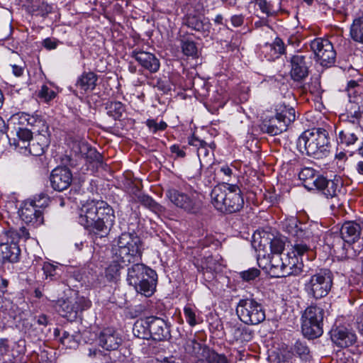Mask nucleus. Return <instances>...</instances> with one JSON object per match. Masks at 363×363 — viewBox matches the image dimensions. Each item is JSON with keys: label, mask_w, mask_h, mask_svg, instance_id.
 <instances>
[{"label": "nucleus", "mask_w": 363, "mask_h": 363, "mask_svg": "<svg viewBox=\"0 0 363 363\" xmlns=\"http://www.w3.org/2000/svg\"><path fill=\"white\" fill-rule=\"evenodd\" d=\"M303 260L292 255L290 252L284 255V277L290 275H298L303 269Z\"/></svg>", "instance_id": "nucleus-24"}, {"label": "nucleus", "mask_w": 363, "mask_h": 363, "mask_svg": "<svg viewBox=\"0 0 363 363\" xmlns=\"http://www.w3.org/2000/svg\"><path fill=\"white\" fill-rule=\"evenodd\" d=\"M25 151H28L31 155L39 156L43 154V150L38 143H29L28 147H25Z\"/></svg>", "instance_id": "nucleus-54"}, {"label": "nucleus", "mask_w": 363, "mask_h": 363, "mask_svg": "<svg viewBox=\"0 0 363 363\" xmlns=\"http://www.w3.org/2000/svg\"><path fill=\"white\" fill-rule=\"evenodd\" d=\"M107 114L114 119H118L122 116L125 111L123 104L120 101H110L106 105Z\"/></svg>", "instance_id": "nucleus-44"}, {"label": "nucleus", "mask_w": 363, "mask_h": 363, "mask_svg": "<svg viewBox=\"0 0 363 363\" xmlns=\"http://www.w3.org/2000/svg\"><path fill=\"white\" fill-rule=\"evenodd\" d=\"M72 181V174L67 167H57L50 175L52 187L58 191L67 189Z\"/></svg>", "instance_id": "nucleus-18"}, {"label": "nucleus", "mask_w": 363, "mask_h": 363, "mask_svg": "<svg viewBox=\"0 0 363 363\" xmlns=\"http://www.w3.org/2000/svg\"><path fill=\"white\" fill-rule=\"evenodd\" d=\"M328 132L321 128L304 131L297 140V147L301 152L315 159L326 157L329 152Z\"/></svg>", "instance_id": "nucleus-5"}, {"label": "nucleus", "mask_w": 363, "mask_h": 363, "mask_svg": "<svg viewBox=\"0 0 363 363\" xmlns=\"http://www.w3.org/2000/svg\"><path fill=\"white\" fill-rule=\"evenodd\" d=\"M325 311L316 304L308 306L301 316V330L308 339L320 337L323 332V325Z\"/></svg>", "instance_id": "nucleus-7"}, {"label": "nucleus", "mask_w": 363, "mask_h": 363, "mask_svg": "<svg viewBox=\"0 0 363 363\" xmlns=\"http://www.w3.org/2000/svg\"><path fill=\"white\" fill-rule=\"evenodd\" d=\"M259 269L256 268H250L248 270L241 272L240 275L243 280L250 281L257 278L259 275Z\"/></svg>", "instance_id": "nucleus-51"}, {"label": "nucleus", "mask_w": 363, "mask_h": 363, "mask_svg": "<svg viewBox=\"0 0 363 363\" xmlns=\"http://www.w3.org/2000/svg\"><path fill=\"white\" fill-rule=\"evenodd\" d=\"M275 116L287 125H289L296 119V112L293 107L285 104H279L275 108Z\"/></svg>", "instance_id": "nucleus-30"}, {"label": "nucleus", "mask_w": 363, "mask_h": 363, "mask_svg": "<svg viewBox=\"0 0 363 363\" xmlns=\"http://www.w3.org/2000/svg\"><path fill=\"white\" fill-rule=\"evenodd\" d=\"M146 125L153 133H156L158 130H164L167 127L165 122L160 121L157 123L154 119L147 120Z\"/></svg>", "instance_id": "nucleus-52"}, {"label": "nucleus", "mask_w": 363, "mask_h": 363, "mask_svg": "<svg viewBox=\"0 0 363 363\" xmlns=\"http://www.w3.org/2000/svg\"><path fill=\"white\" fill-rule=\"evenodd\" d=\"M208 147L212 148L211 145H208V143L206 144L204 147H201L200 149L197 150V154L198 157H200L201 155L206 157L208 155Z\"/></svg>", "instance_id": "nucleus-61"}, {"label": "nucleus", "mask_w": 363, "mask_h": 363, "mask_svg": "<svg viewBox=\"0 0 363 363\" xmlns=\"http://www.w3.org/2000/svg\"><path fill=\"white\" fill-rule=\"evenodd\" d=\"M203 355L206 358L199 359L197 363H229L224 354H218L212 350H206Z\"/></svg>", "instance_id": "nucleus-41"}, {"label": "nucleus", "mask_w": 363, "mask_h": 363, "mask_svg": "<svg viewBox=\"0 0 363 363\" xmlns=\"http://www.w3.org/2000/svg\"><path fill=\"white\" fill-rule=\"evenodd\" d=\"M272 235L267 232L255 233L252 237V245L256 250L266 252L269 246Z\"/></svg>", "instance_id": "nucleus-34"}, {"label": "nucleus", "mask_w": 363, "mask_h": 363, "mask_svg": "<svg viewBox=\"0 0 363 363\" xmlns=\"http://www.w3.org/2000/svg\"><path fill=\"white\" fill-rule=\"evenodd\" d=\"M236 312L240 320L247 325H257L265 319L262 306L252 298L241 299Z\"/></svg>", "instance_id": "nucleus-10"}, {"label": "nucleus", "mask_w": 363, "mask_h": 363, "mask_svg": "<svg viewBox=\"0 0 363 363\" xmlns=\"http://www.w3.org/2000/svg\"><path fill=\"white\" fill-rule=\"evenodd\" d=\"M284 43L279 38H276L272 43H266L262 50V52L265 54V57L270 61L279 57L284 53Z\"/></svg>", "instance_id": "nucleus-28"}, {"label": "nucleus", "mask_w": 363, "mask_h": 363, "mask_svg": "<svg viewBox=\"0 0 363 363\" xmlns=\"http://www.w3.org/2000/svg\"><path fill=\"white\" fill-rule=\"evenodd\" d=\"M99 345L106 350H116L122 343L120 334L113 328H104L98 337Z\"/></svg>", "instance_id": "nucleus-16"}, {"label": "nucleus", "mask_w": 363, "mask_h": 363, "mask_svg": "<svg viewBox=\"0 0 363 363\" xmlns=\"http://www.w3.org/2000/svg\"><path fill=\"white\" fill-rule=\"evenodd\" d=\"M333 275L331 271L326 269L310 277L304 284V289L307 294L315 299L325 297L331 290Z\"/></svg>", "instance_id": "nucleus-8"}, {"label": "nucleus", "mask_w": 363, "mask_h": 363, "mask_svg": "<svg viewBox=\"0 0 363 363\" xmlns=\"http://www.w3.org/2000/svg\"><path fill=\"white\" fill-rule=\"evenodd\" d=\"M234 340L239 342H248L252 338V333L246 328L234 326L231 328Z\"/></svg>", "instance_id": "nucleus-43"}, {"label": "nucleus", "mask_w": 363, "mask_h": 363, "mask_svg": "<svg viewBox=\"0 0 363 363\" xmlns=\"http://www.w3.org/2000/svg\"><path fill=\"white\" fill-rule=\"evenodd\" d=\"M321 177L322 175L311 167H304L301 169L298 174L299 179L303 182L305 188L308 190H315L318 181Z\"/></svg>", "instance_id": "nucleus-25"}, {"label": "nucleus", "mask_w": 363, "mask_h": 363, "mask_svg": "<svg viewBox=\"0 0 363 363\" xmlns=\"http://www.w3.org/2000/svg\"><path fill=\"white\" fill-rule=\"evenodd\" d=\"M57 94L52 89H50L46 85L41 86L40 90L38 91V96L44 102L48 103L55 98Z\"/></svg>", "instance_id": "nucleus-49"}, {"label": "nucleus", "mask_w": 363, "mask_h": 363, "mask_svg": "<svg viewBox=\"0 0 363 363\" xmlns=\"http://www.w3.org/2000/svg\"><path fill=\"white\" fill-rule=\"evenodd\" d=\"M26 9L32 15L45 16L51 12L52 7L40 0H33L30 4L27 5Z\"/></svg>", "instance_id": "nucleus-36"}, {"label": "nucleus", "mask_w": 363, "mask_h": 363, "mask_svg": "<svg viewBox=\"0 0 363 363\" xmlns=\"http://www.w3.org/2000/svg\"><path fill=\"white\" fill-rule=\"evenodd\" d=\"M185 24L191 29L207 36L210 33L211 23L208 18L196 16H189L186 19Z\"/></svg>", "instance_id": "nucleus-26"}, {"label": "nucleus", "mask_w": 363, "mask_h": 363, "mask_svg": "<svg viewBox=\"0 0 363 363\" xmlns=\"http://www.w3.org/2000/svg\"><path fill=\"white\" fill-rule=\"evenodd\" d=\"M184 350L186 354L195 359V363L199 359H204L206 357L203 355L206 350H211L210 348L205 345H202L195 339L188 340L184 345Z\"/></svg>", "instance_id": "nucleus-29"}, {"label": "nucleus", "mask_w": 363, "mask_h": 363, "mask_svg": "<svg viewBox=\"0 0 363 363\" xmlns=\"http://www.w3.org/2000/svg\"><path fill=\"white\" fill-rule=\"evenodd\" d=\"M359 89H360V88H359V84L357 83V82H356L354 80H350L348 82L347 91L348 93V96L350 98V101H351L352 102H353L351 100L352 95V94L354 95L356 93L358 92V91ZM355 102L359 104L358 101H355Z\"/></svg>", "instance_id": "nucleus-55"}, {"label": "nucleus", "mask_w": 363, "mask_h": 363, "mask_svg": "<svg viewBox=\"0 0 363 363\" xmlns=\"http://www.w3.org/2000/svg\"><path fill=\"white\" fill-rule=\"evenodd\" d=\"M312 246L313 245L296 238L290 252L302 260V258L305 255L311 252Z\"/></svg>", "instance_id": "nucleus-37"}, {"label": "nucleus", "mask_w": 363, "mask_h": 363, "mask_svg": "<svg viewBox=\"0 0 363 363\" xmlns=\"http://www.w3.org/2000/svg\"><path fill=\"white\" fill-rule=\"evenodd\" d=\"M357 325L359 331L363 335V313L357 317Z\"/></svg>", "instance_id": "nucleus-64"}, {"label": "nucleus", "mask_w": 363, "mask_h": 363, "mask_svg": "<svg viewBox=\"0 0 363 363\" xmlns=\"http://www.w3.org/2000/svg\"><path fill=\"white\" fill-rule=\"evenodd\" d=\"M331 340L338 347H347L357 341V335L353 330L345 326H337L331 332Z\"/></svg>", "instance_id": "nucleus-17"}, {"label": "nucleus", "mask_w": 363, "mask_h": 363, "mask_svg": "<svg viewBox=\"0 0 363 363\" xmlns=\"http://www.w3.org/2000/svg\"><path fill=\"white\" fill-rule=\"evenodd\" d=\"M49 198L40 194L32 199L24 201V223L34 227L43 223L42 208L48 205Z\"/></svg>", "instance_id": "nucleus-11"}, {"label": "nucleus", "mask_w": 363, "mask_h": 363, "mask_svg": "<svg viewBox=\"0 0 363 363\" xmlns=\"http://www.w3.org/2000/svg\"><path fill=\"white\" fill-rule=\"evenodd\" d=\"M149 330L150 338L155 340H162L169 335L167 323L160 318L149 317Z\"/></svg>", "instance_id": "nucleus-19"}, {"label": "nucleus", "mask_w": 363, "mask_h": 363, "mask_svg": "<svg viewBox=\"0 0 363 363\" xmlns=\"http://www.w3.org/2000/svg\"><path fill=\"white\" fill-rule=\"evenodd\" d=\"M43 45L48 50L55 49L57 45V41L48 38L44 40Z\"/></svg>", "instance_id": "nucleus-59"}, {"label": "nucleus", "mask_w": 363, "mask_h": 363, "mask_svg": "<svg viewBox=\"0 0 363 363\" xmlns=\"http://www.w3.org/2000/svg\"><path fill=\"white\" fill-rule=\"evenodd\" d=\"M139 201L145 207L152 211H157L160 208V205L150 196L147 195H141L138 197Z\"/></svg>", "instance_id": "nucleus-50"}, {"label": "nucleus", "mask_w": 363, "mask_h": 363, "mask_svg": "<svg viewBox=\"0 0 363 363\" xmlns=\"http://www.w3.org/2000/svg\"><path fill=\"white\" fill-rule=\"evenodd\" d=\"M244 22V16L242 15H234L231 17V23L233 26L239 27Z\"/></svg>", "instance_id": "nucleus-58"}, {"label": "nucleus", "mask_w": 363, "mask_h": 363, "mask_svg": "<svg viewBox=\"0 0 363 363\" xmlns=\"http://www.w3.org/2000/svg\"><path fill=\"white\" fill-rule=\"evenodd\" d=\"M44 274L48 277H52L55 275V267L50 263H45L43 267Z\"/></svg>", "instance_id": "nucleus-57"}, {"label": "nucleus", "mask_w": 363, "mask_h": 363, "mask_svg": "<svg viewBox=\"0 0 363 363\" xmlns=\"http://www.w3.org/2000/svg\"><path fill=\"white\" fill-rule=\"evenodd\" d=\"M351 38L363 44V18L355 19L350 28Z\"/></svg>", "instance_id": "nucleus-42"}, {"label": "nucleus", "mask_w": 363, "mask_h": 363, "mask_svg": "<svg viewBox=\"0 0 363 363\" xmlns=\"http://www.w3.org/2000/svg\"><path fill=\"white\" fill-rule=\"evenodd\" d=\"M219 264L218 261L212 256L204 257L201 260V267L203 270L206 269L207 272H216L218 269Z\"/></svg>", "instance_id": "nucleus-47"}, {"label": "nucleus", "mask_w": 363, "mask_h": 363, "mask_svg": "<svg viewBox=\"0 0 363 363\" xmlns=\"http://www.w3.org/2000/svg\"><path fill=\"white\" fill-rule=\"evenodd\" d=\"M68 339H73L72 335H71L68 332L64 331L62 337H60V342L65 346H68L69 342Z\"/></svg>", "instance_id": "nucleus-62"}, {"label": "nucleus", "mask_w": 363, "mask_h": 363, "mask_svg": "<svg viewBox=\"0 0 363 363\" xmlns=\"http://www.w3.org/2000/svg\"><path fill=\"white\" fill-rule=\"evenodd\" d=\"M294 350L301 357H305L309 353V350L306 344L300 341L296 342Z\"/></svg>", "instance_id": "nucleus-53"}, {"label": "nucleus", "mask_w": 363, "mask_h": 363, "mask_svg": "<svg viewBox=\"0 0 363 363\" xmlns=\"http://www.w3.org/2000/svg\"><path fill=\"white\" fill-rule=\"evenodd\" d=\"M125 265L123 263L116 262L112 259L111 263L108 266L105 271V277L109 281H115L120 276L121 269Z\"/></svg>", "instance_id": "nucleus-39"}, {"label": "nucleus", "mask_w": 363, "mask_h": 363, "mask_svg": "<svg viewBox=\"0 0 363 363\" xmlns=\"http://www.w3.org/2000/svg\"><path fill=\"white\" fill-rule=\"evenodd\" d=\"M10 241L0 244V257L3 260L11 262L18 261L21 256V249L18 242L21 240L20 235L15 232H9L8 234Z\"/></svg>", "instance_id": "nucleus-15"}, {"label": "nucleus", "mask_w": 363, "mask_h": 363, "mask_svg": "<svg viewBox=\"0 0 363 363\" xmlns=\"http://www.w3.org/2000/svg\"><path fill=\"white\" fill-rule=\"evenodd\" d=\"M291 76L295 81L302 80L308 74V67L303 55H294L291 59Z\"/></svg>", "instance_id": "nucleus-21"}, {"label": "nucleus", "mask_w": 363, "mask_h": 363, "mask_svg": "<svg viewBox=\"0 0 363 363\" xmlns=\"http://www.w3.org/2000/svg\"><path fill=\"white\" fill-rule=\"evenodd\" d=\"M115 214L112 207L102 200L87 201L79 213V223L91 233L104 237L114 225Z\"/></svg>", "instance_id": "nucleus-1"}, {"label": "nucleus", "mask_w": 363, "mask_h": 363, "mask_svg": "<svg viewBox=\"0 0 363 363\" xmlns=\"http://www.w3.org/2000/svg\"><path fill=\"white\" fill-rule=\"evenodd\" d=\"M24 120L27 121V127L24 128V141L30 140L33 138L35 127L38 126L40 121L34 116L25 115Z\"/></svg>", "instance_id": "nucleus-40"}, {"label": "nucleus", "mask_w": 363, "mask_h": 363, "mask_svg": "<svg viewBox=\"0 0 363 363\" xmlns=\"http://www.w3.org/2000/svg\"><path fill=\"white\" fill-rule=\"evenodd\" d=\"M289 233L295 238L313 245L319 240L321 230L318 223H301L296 219L290 220L287 226Z\"/></svg>", "instance_id": "nucleus-12"}, {"label": "nucleus", "mask_w": 363, "mask_h": 363, "mask_svg": "<svg viewBox=\"0 0 363 363\" xmlns=\"http://www.w3.org/2000/svg\"><path fill=\"white\" fill-rule=\"evenodd\" d=\"M271 252L274 255H280L285 247V240L282 238L271 237L270 244L269 246Z\"/></svg>", "instance_id": "nucleus-46"}, {"label": "nucleus", "mask_w": 363, "mask_h": 363, "mask_svg": "<svg viewBox=\"0 0 363 363\" xmlns=\"http://www.w3.org/2000/svg\"><path fill=\"white\" fill-rule=\"evenodd\" d=\"M98 79L97 75L92 72H84L77 82V86L84 91H92L94 89Z\"/></svg>", "instance_id": "nucleus-32"}, {"label": "nucleus", "mask_w": 363, "mask_h": 363, "mask_svg": "<svg viewBox=\"0 0 363 363\" xmlns=\"http://www.w3.org/2000/svg\"><path fill=\"white\" fill-rule=\"evenodd\" d=\"M340 118L341 122L335 127L337 143L345 146L354 145L358 140L357 127L363 129V110L358 103L350 101Z\"/></svg>", "instance_id": "nucleus-2"}, {"label": "nucleus", "mask_w": 363, "mask_h": 363, "mask_svg": "<svg viewBox=\"0 0 363 363\" xmlns=\"http://www.w3.org/2000/svg\"><path fill=\"white\" fill-rule=\"evenodd\" d=\"M21 113L13 114L8 121V129H10L11 134L13 136L9 138L11 145L17 147L19 141L23 140V123L21 122Z\"/></svg>", "instance_id": "nucleus-22"}, {"label": "nucleus", "mask_w": 363, "mask_h": 363, "mask_svg": "<svg viewBox=\"0 0 363 363\" xmlns=\"http://www.w3.org/2000/svg\"><path fill=\"white\" fill-rule=\"evenodd\" d=\"M143 250V242L135 233H123L112 246V259L129 265L141 260Z\"/></svg>", "instance_id": "nucleus-3"}, {"label": "nucleus", "mask_w": 363, "mask_h": 363, "mask_svg": "<svg viewBox=\"0 0 363 363\" xmlns=\"http://www.w3.org/2000/svg\"><path fill=\"white\" fill-rule=\"evenodd\" d=\"M133 57L143 68L152 73L157 72L160 69L159 60L149 52L134 50Z\"/></svg>", "instance_id": "nucleus-20"}, {"label": "nucleus", "mask_w": 363, "mask_h": 363, "mask_svg": "<svg viewBox=\"0 0 363 363\" xmlns=\"http://www.w3.org/2000/svg\"><path fill=\"white\" fill-rule=\"evenodd\" d=\"M311 48L317 62L323 67L331 66L335 60L336 52L333 44L324 38H315L311 43Z\"/></svg>", "instance_id": "nucleus-13"}, {"label": "nucleus", "mask_w": 363, "mask_h": 363, "mask_svg": "<svg viewBox=\"0 0 363 363\" xmlns=\"http://www.w3.org/2000/svg\"><path fill=\"white\" fill-rule=\"evenodd\" d=\"M268 273L273 277H284V257L273 255L270 259Z\"/></svg>", "instance_id": "nucleus-31"}, {"label": "nucleus", "mask_w": 363, "mask_h": 363, "mask_svg": "<svg viewBox=\"0 0 363 363\" xmlns=\"http://www.w3.org/2000/svg\"><path fill=\"white\" fill-rule=\"evenodd\" d=\"M91 302L83 296L75 298L59 300L56 305V310L60 315L72 320L77 318L79 312L90 307Z\"/></svg>", "instance_id": "nucleus-14"}, {"label": "nucleus", "mask_w": 363, "mask_h": 363, "mask_svg": "<svg viewBox=\"0 0 363 363\" xmlns=\"http://www.w3.org/2000/svg\"><path fill=\"white\" fill-rule=\"evenodd\" d=\"M315 190H318L323 194L326 198H335L340 191V185L335 180H328L322 176L318 181L317 186Z\"/></svg>", "instance_id": "nucleus-23"}, {"label": "nucleus", "mask_w": 363, "mask_h": 363, "mask_svg": "<svg viewBox=\"0 0 363 363\" xmlns=\"http://www.w3.org/2000/svg\"><path fill=\"white\" fill-rule=\"evenodd\" d=\"M211 202L220 211L235 213L244 205L240 187L236 184L223 183L214 186L211 193Z\"/></svg>", "instance_id": "nucleus-4"}, {"label": "nucleus", "mask_w": 363, "mask_h": 363, "mask_svg": "<svg viewBox=\"0 0 363 363\" xmlns=\"http://www.w3.org/2000/svg\"><path fill=\"white\" fill-rule=\"evenodd\" d=\"M355 172L359 176L363 177V161H359L355 164Z\"/></svg>", "instance_id": "nucleus-63"}, {"label": "nucleus", "mask_w": 363, "mask_h": 363, "mask_svg": "<svg viewBox=\"0 0 363 363\" xmlns=\"http://www.w3.org/2000/svg\"><path fill=\"white\" fill-rule=\"evenodd\" d=\"M262 11L267 15H272L280 9L281 0H257Z\"/></svg>", "instance_id": "nucleus-38"}, {"label": "nucleus", "mask_w": 363, "mask_h": 363, "mask_svg": "<svg viewBox=\"0 0 363 363\" xmlns=\"http://www.w3.org/2000/svg\"><path fill=\"white\" fill-rule=\"evenodd\" d=\"M181 46L182 52L185 55L188 57H196L197 55V48L194 42L182 40Z\"/></svg>", "instance_id": "nucleus-48"}, {"label": "nucleus", "mask_w": 363, "mask_h": 363, "mask_svg": "<svg viewBox=\"0 0 363 363\" xmlns=\"http://www.w3.org/2000/svg\"><path fill=\"white\" fill-rule=\"evenodd\" d=\"M289 125L276 116L272 118L268 123L264 124L267 133L272 135H277L287 130Z\"/></svg>", "instance_id": "nucleus-35"}, {"label": "nucleus", "mask_w": 363, "mask_h": 363, "mask_svg": "<svg viewBox=\"0 0 363 363\" xmlns=\"http://www.w3.org/2000/svg\"><path fill=\"white\" fill-rule=\"evenodd\" d=\"M360 225L354 221L345 222L340 229L342 240L348 243L354 242L360 235Z\"/></svg>", "instance_id": "nucleus-27"}, {"label": "nucleus", "mask_w": 363, "mask_h": 363, "mask_svg": "<svg viewBox=\"0 0 363 363\" xmlns=\"http://www.w3.org/2000/svg\"><path fill=\"white\" fill-rule=\"evenodd\" d=\"M170 150L172 153L175 154L178 157H184L186 155L185 152L179 148L177 145H173L170 147Z\"/></svg>", "instance_id": "nucleus-60"}, {"label": "nucleus", "mask_w": 363, "mask_h": 363, "mask_svg": "<svg viewBox=\"0 0 363 363\" xmlns=\"http://www.w3.org/2000/svg\"><path fill=\"white\" fill-rule=\"evenodd\" d=\"M188 143L190 145L197 147L198 150L202 147H204L207 143L204 140L198 138L195 135H192L191 138H189Z\"/></svg>", "instance_id": "nucleus-56"}, {"label": "nucleus", "mask_w": 363, "mask_h": 363, "mask_svg": "<svg viewBox=\"0 0 363 363\" xmlns=\"http://www.w3.org/2000/svg\"><path fill=\"white\" fill-rule=\"evenodd\" d=\"M184 314L186 322L191 327L202 323V318L196 315L195 311L189 306L184 308Z\"/></svg>", "instance_id": "nucleus-45"}, {"label": "nucleus", "mask_w": 363, "mask_h": 363, "mask_svg": "<svg viewBox=\"0 0 363 363\" xmlns=\"http://www.w3.org/2000/svg\"><path fill=\"white\" fill-rule=\"evenodd\" d=\"M127 281L138 293L150 297L155 291L157 274L145 264L136 263L128 269Z\"/></svg>", "instance_id": "nucleus-6"}, {"label": "nucleus", "mask_w": 363, "mask_h": 363, "mask_svg": "<svg viewBox=\"0 0 363 363\" xmlns=\"http://www.w3.org/2000/svg\"><path fill=\"white\" fill-rule=\"evenodd\" d=\"M165 195L174 206L187 213H194L200 209L201 206L199 194L196 191L184 192L170 188L166 191Z\"/></svg>", "instance_id": "nucleus-9"}, {"label": "nucleus", "mask_w": 363, "mask_h": 363, "mask_svg": "<svg viewBox=\"0 0 363 363\" xmlns=\"http://www.w3.org/2000/svg\"><path fill=\"white\" fill-rule=\"evenodd\" d=\"M133 333L138 338L149 340L150 338L149 317L137 320L133 327Z\"/></svg>", "instance_id": "nucleus-33"}]
</instances>
